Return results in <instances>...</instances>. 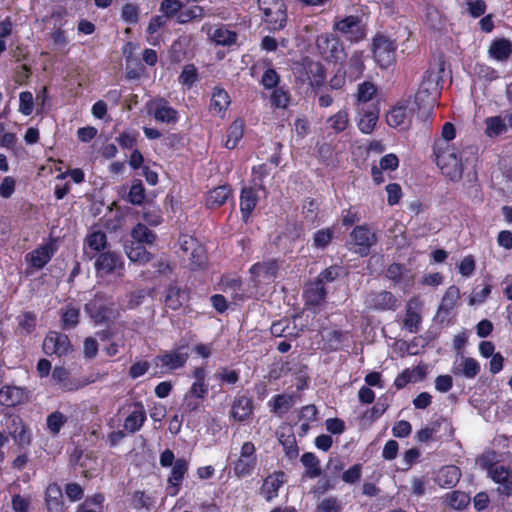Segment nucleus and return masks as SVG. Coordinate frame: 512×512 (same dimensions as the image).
Wrapping results in <instances>:
<instances>
[{"instance_id":"f257e3e1","label":"nucleus","mask_w":512,"mask_h":512,"mask_svg":"<svg viewBox=\"0 0 512 512\" xmlns=\"http://www.w3.org/2000/svg\"><path fill=\"white\" fill-rule=\"evenodd\" d=\"M433 155L442 174L451 181L462 178L464 167L459 150L447 141H434Z\"/></svg>"},{"instance_id":"f03ea898","label":"nucleus","mask_w":512,"mask_h":512,"mask_svg":"<svg viewBox=\"0 0 512 512\" xmlns=\"http://www.w3.org/2000/svg\"><path fill=\"white\" fill-rule=\"evenodd\" d=\"M440 77L433 72H426L415 93L414 102L418 110L431 111L437 104L441 93Z\"/></svg>"},{"instance_id":"7ed1b4c3","label":"nucleus","mask_w":512,"mask_h":512,"mask_svg":"<svg viewBox=\"0 0 512 512\" xmlns=\"http://www.w3.org/2000/svg\"><path fill=\"white\" fill-rule=\"evenodd\" d=\"M262 21L269 31H280L287 23V7L284 0H258Z\"/></svg>"},{"instance_id":"20e7f679","label":"nucleus","mask_w":512,"mask_h":512,"mask_svg":"<svg viewBox=\"0 0 512 512\" xmlns=\"http://www.w3.org/2000/svg\"><path fill=\"white\" fill-rule=\"evenodd\" d=\"M315 44L318 53L328 63L342 64L347 58L344 45L335 34L322 33L317 36Z\"/></svg>"},{"instance_id":"39448f33","label":"nucleus","mask_w":512,"mask_h":512,"mask_svg":"<svg viewBox=\"0 0 512 512\" xmlns=\"http://www.w3.org/2000/svg\"><path fill=\"white\" fill-rule=\"evenodd\" d=\"M88 257L89 259L95 258L94 269L98 278H104L113 274H123V257L117 252L108 250L91 256L88 255Z\"/></svg>"},{"instance_id":"423d86ee","label":"nucleus","mask_w":512,"mask_h":512,"mask_svg":"<svg viewBox=\"0 0 512 512\" xmlns=\"http://www.w3.org/2000/svg\"><path fill=\"white\" fill-rule=\"evenodd\" d=\"M115 303L111 297L104 293H96L94 297L85 304V312L95 324L108 323L114 317Z\"/></svg>"},{"instance_id":"0eeeda50","label":"nucleus","mask_w":512,"mask_h":512,"mask_svg":"<svg viewBox=\"0 0 512 512\" xmlns=\"http://www.w3.org/2000/svg\"><path fill=\"white\" fill-rule=\"evenodd\" d=\"M187 346L182 345L169 351H164L153 358V364L156 368H160L161 374L172 373L182 369L188 359L189 353L186 351Z\"/></svg>"},{"instance_id":"6e6552de","label":"nucleus","mask_w":512,"mask_h":512,"mask_svg":"<svg viewBox=\"0 0 512 512\" xmlns=\"http://www.w3.org/2000/svg\"><path fill=\"white\" fill-rule=\"evenodd\" d=\"M397 44L388 36L377 33L372 42V52L376 63L383 69L396 63Z\"/></svg>"},{"instance_id":"1a4fd4ad","label":"nucleus","mask_w":512,"mask_h":512,"mask_svg":"<svg viewBox=\"0 0 512 512\" xmlns=\"http://www.w3.org/2000/svg\"><path fill=\"white\" fill-rule=\"evenodd\" d=\"M179 244L184 254L190 253L189 267L192 271L203 269L206 266L208 261L206 249L195 237L181 235Z\"/></svg>"},{"instance_id":"9d476101","label":"nucleus","mask_w":512,"mask_h":512,"mask_svg":"<svg viewBox=\"0 0 512 512\" xmlns=\"http://www.w3.org/2000/svg\"><path fill=\"white\" fill-rule=\"evenodd\" d=\"M333 29L342 34L351 43H358L366 37V25L358 15H349L336 20Z\"/></svg>"},{"instance_id":"9b49d317","label":"nucleus","mask_w":512,"mask_h":512,"mask_svg":"<svg viewBox=\"0 0 512 512\" xmlns=\"http://www.w3.org/2000/svg\"><path fill=\"white\" fill-rule=\"evenodd\" d=\"M350 238L355 246V252L362 257L368 256L371 248L378 242L376 233L366 224L355 226L350 233Z\"/></svg>"},{"instance_id":"f8f14e48","label":"nucleus","mask_w":512,"mask_h":512,"mask_svg":"<svg viewBox=\"0 0 512 512\" xmlns=\"http://www.w3.org/2000/svg\"><path fill=\"white\" fill-rule=\"evenodd\" d=\"M42 349L47 356L56 355L62 357L71 353L73 346L66 334L49 331L44 338Z\"/></svg>"},{"instance_id":"ddd939ff","label":"nucleus","mask_w":512,"mask_h":512,"mask_svg":"<svg viewBox=\"0 0 512 512\" xmlns=\"http://www.w3.org/2000/svg\"><path fill=\"white\" fill-rule=\"evenodd\" d=\"M482 467L487 470L488 476L493 482L500 484L498 492L507 497L512 496V470L504 465L486 462Z\"/></svg>"},{"instance_id":"4468645a","label":"nucleus","mask_w":512,"mask_h":512,"mask_svg":"<svg viewBox=\"0 0 512 512\" xmlns=\"http://www.w3.org/2000/svg\"><path fill=\"white\" fill-rule=\"evenodd\" d=\"M364 304L368 311H395L398 308V299L390 291L370 292Z\"/></svg>"},{"instance_id":"2eb2a0df","label":"nucleus","mask_w":512,"mask_h":512,"mask_svg":"<svg viewBox=\"0 0 512 512\" xmlns=\"http://www.w3.org/2000/svg\"><path fill=\"white\" fill-rule=\"evenodd\" d=\"M147 109L157 122L176 124L179 120L178 111L170 106L165 98H156L148 102Z\"/></svg>"},{"instance_id":"dca6fc26","label":"nucleus","mask_w":512,"mask_h":512,"mask_svg":"<svg viewBox=\"0 0 512 512\" xmlns=\"http://www.w3.org/2000/svg\"><path fill=\"white\" fill-rule=\"evenodd\" d=\"M279 271V263L276 259H270L263 262L254 263L250 269L252 280L257 286L261 283L269 284L273 282Z\"/></svg>"},{"instance_id":"f3484780","label":"nucleus","mask_w":512,"mask_h":512,"mask_svg":"<svg viewBox=\"0 0 512 512\" xmlns=\"http://www.w3.org/2000/svg\"><path fill=\"white\" fill-rule=\"evenodd\" d=\"M287 482V474L282 471H274L267 475L259 488L258 494L266 501L272 502L279 495V489Z\"/></svg>"},{"instance_id":"a211bd4d","label":"nucleus","mask_w":512,"mask_h":512,"mask_svg":"<svg viewBox=\"0 0 512 512\" xmlns=\"http://www.w3.org/2000/svg\"><path fill=\"white\" fill-rule=\"evenodd\" d=\"M130 407L132 410L125 417L123 428L128 434H135L144 426L147 420V412L142 401H135Z\"/></svg>"},{"instance_id":"6ab92c4d","label":"nucleus","mask_w":512,"mask_h":512,"mask_svg":"<svg viewBox=\"0 0 512 512\" xmlns=\"http://www.w3.org/2000/svg\"><path fill=\"white\" fill-rule=\"evenodd\" d=\"M189 464L184 458H178L174 462L171 470V474L167 480L166 493L169 496H176L181 490V486L185 475L188 472Z\"/></svg>"},{"instance_id":"aec40b11","label":"nucleus","mask_w":512,"mask_h":512,"mask_svg":"<svg viewBox=\"0 0 512 512\" xmlns=\"http://www.w3.org/2000/svg\"><path fill=\"white\" fill-rule=\"evenodd\" d=\"M57 248L55 240L42 244L26 255V260L35 269H42L54 256Z\"/></svg>"},{"instance_id":"412c9836","label":"nucleus","mask_w":512,"mask_h":512,"mask_svg":"<svg viewBox=\"0 0 512 512\" xmlns=\"http://www.w3.org/2000/svg\"><path fill=\"white\" fill-rule=\"evenodd\" d=\"M192 377L194 378V382L191 384L186 394V398L190 397L204 400L209 393V385L206 382V368L204 366L195 367L192 370Z\"/></svg>"},{"instance_id":"4be33fe9","label":"nucleus","mask_w":512,"mask_h":512,"mask_svg":"<svg viewBox=\"0 0 512 512\" xmlns=\"http://www.w3.org/2000/svg\"><path fill=\"white\" fill-rule=\"evenodd\" d=\"M230 105L231 98L228 92L221 86L213 87L209 104L210 113L223 119Z\"/></svg>"},{"instance_id":"5701e85b","label":"nucleus","mask_w":512,"mask_h":512,"mask_svg":"<svg viewBox=\"0 0 512 512\" xmlns=\"http://www.w3.org/2000/svg\"><path fill=\"white\" fill-rule=\"evenodd\" d=\"M46 512H64L65 504L61 487L56 482L49 483L44 491Z\"/></svg>"},{"instance_id":"b1692460","label":"nucleus","mask_w":512,"mask_h":512,"mask_svg":"<svg viewBox=\"0 0 512 512\" xmlns=\"http://www.w3.org/2000/svg\"><path fill=\"white\" fill-rule=\"evenodd\" d=\"M253 411V400L245 395H237L231 405L230 417L237 422H244L252 416Z\"/></svg>"},{"instance_id":"393cba45","label":"nucleus","mask_w":512,"mask_h":512,"mask_svg":"<svg viewBox=\"0 0 512 512\" xmlns=\"http://www.w3.org/2000/svg\"><path fill=\"white\" fill-rule=\"evenodd\" d=\"M28 400V391L18 386H3L0 389V404L6 407H15Z\"/></svg>"},{"instance_id":"a878e982","label":"nucleus","mask_w":512,"mask_h":512,"mask_svg":"<svg viewBox=\"0 0 512 512\" xmlns=\"http://www.w3.org/2000/svg\"><path fill=\"white\" fill-rule=\"evenodd\" d=\"M276 435L279 443L283 447L285 456L290 460L296 459L299 455V447L292 427H281L276 432Z\"/></svg>"},{"instance_id":"bb28decb","label":"nucleus","mask_w":512,"mask_h":512,"mask_svg":"<svg viewBox=\"0 0 512 512\" xmlns=\"http://www.w3.org/2000/svg\"><path fill=\"white\" fill-rule=\"evenodd\" d=\"M512 55V41L505 37L495 38L489 45L488 56L489 58L498 61L506 62Z\"/></svg>"},{"instance_id":"cd10ccee","label":"nucleus","mask_w":512,"mask_h":512,"mask_svg":"<svg viewBox=\"0 0 512 512\" xmlns=\"http://www.w3.org/2000/svg\"><path fill=\"white\" fill-rule=\"evenodd\" d=\"M257 187H244L240 192V212L242 220L247 222L258 203Z\"/></svg>"},{"instance_id":"c85d7f7f","label":"nucleus","mask_w":512,"mask_h":512,"mask_svg":"<svg viewBox=\"0 0 512 512\" xmlns=\"http://www.w3.org/2000/svg\"><path fill=\"white\" fill-rule=\"evenodd\" d=\"M232 196V189L229 184L219 185L207 192L206 208L215 210L223 206Z\"/></svg>"},{"instance_id":"c756f323","label":"nucleus","mask_w":512,"mask_h":512,"mask_svg":"<svg viewBox=\"0 0 512 512\" xmlns=\"http://www.w3.org/2000/svg\"><path fill=\"white\" fill-rule=\"evenodd\" d=\"M270 332L274 337H283L292 340L300 336L302 329H299L295 322L285 317L274 321L270 327Z\"/></svg>"},{"instance_id":"7c9ffc66","label":"nucleus","mask_w":512,"mask_h":512,"mask_svg":"<svg viewBox=\"0 0 512 512\" xmlns=\"http://www.w3.org/2000/svg\"><path fill=\"white\" fill-rule=\"evenodd\" d=\"M461 478V470L455 465H446L439 469L434 481L441 488H452Z\"/></svg>"},{"instance_id":"2f4dec72","label":"nucleus","mask_w":512,"mask_h":512,"mask_svg":"<svg viewBox=\"0 0 512 512\" xmlns=\"http://www.w3.org/2000/svg\"><path fill=\"white\" fill-rule=\"evenodd\" d=\"M418 302L415 298L410 299L405 307V316L403 319V327L410 333H418L420 330L422 317L416 310Z\"/></svg>"},{"instance_id":"473e14b6","label":"nucleus","mask_w":512,"mask_h":512,"mask_svg":"<svg viewBox=\"0 0 512 512\" xmlns=\"http://www.w3.org/2000/svg\"><path fill=\"white\" fill-rule=\"evenodd\" d=\"M341 68L350 81H356L361 78L365 70L363 51H354L350 56L346 67Z\"/></svg>"},{"instance_id":"72a5a7b5","label":"nucleus","mask_w":512,"mask_h":512,"mask_svg":"<svg viewBox=\"0 0 512 512\" xmlns=\"http://www.w3.org/2000/svg\"><path fill=\"white\" fill-rule=\"evenodd\" d=\"M327 297V290L320 281L316 279L307 284L304 289V298L307 305L320 306Z\"/></svg>"},{"instance_id":"f704fd0d","label":"nucleus","mask_w":512,"mask_h":512,"mask_svg":"<svg viewBox=\"0 0 512 512\" xmlns=\"http://www.w3.org/2000/svg\"><path fill=\"white\" fill-rule=\"evenodd\" d=\"M309 85L316 92L326 81V69L320 62L309 61L305 66Z\"/></svg>"},{"instance_id":"c9c22d12","label":"nucleus","mask_w":512,"mask_h":512,"mask_svg":"<svg viewBox=\"0 0 512 512\" xmlns=\"http://www.w3.org/2000/svg\"><path fill=\"white\" fill-rule=\"evenodd\" d=\"M426 371L422 366H416L414 369L405 368L394 380L393 385L397 390L405 388L409 383L418 382L425 378Z\"/></svg>"},{"instance_id":"e433bc0d","label":"nucleus","mask_w":512,"mask_h":512,"mask_svg":"<svg viewBox=\"0 0 512 512\" xmlns=\"http://www.w3.org/2000/svg\"><path fill=\"white\" fill-rule=\"evenodd\" d=\"M188 296L187 289H183L176 284H170L166 289L165 305L172 310H178L188 299Z\"/></svg>"},{"instance_id":"4c0bfd02","label":"nucleus","mask_w":512,"mask_h":512,"mask_svg":"<svg viewBox=\"0 0 512 512\" xmlns=\"http://www.w3.org/2000/svg\"><path fill=\"white\" fill-rule=\"evenodd\" d=\"M245 123L242 118H236L227 128L226 141L224 146L229 149H235L244 135Z\"/></svg>"},{"instance_id":"58836bf2","label":"nucleus","mask_w":512,"mask_h":512,"mask_svg":"<svg viewBox=\"0 0 512 512\" xmlns=\"http://www.w3.org/2000/svg\"><path fill=\"white\" fill-rule=\"evenodd\" d=\"M379 118V108L373 105L371 108L361 110L358 128L364 134H370L374 130Z\"/></svg>"},{"instance_id":"ea45409f","label":"nucleus","mask_w":512,"mask_h":512,"mask_svg":"<svg viewBox=\"0 0 512 512\" xmlns=\"http://www.w3.org/2000/svg\"><path fill=\"white\" fill-rule=\"evenodd\" d=\"M80 320V310L72 303H69L60 310V322L63 330L74 329Z\"/></svg>"},{"instance_id":"a19ab883","label":"nucleus","mask_w":512,"mask_h":512,"mask_svg":"<svg viewBox=\"0 0 512 512\" xmlns=\"http://www.w3.org/2000/svg\"><path fill=\"white\" fill-rule=\"evenodd\" d=\"M443 502L451 509L464 510L469 506L471 498L470 495L464 491L453 490L443 496Z\"/></svg>"},{"instance_id":"79ce46f5","label":"nucleus","mask_w":512,"mask_h":512,"mask_svg":"<svg viewBox=\"0 0 512 512\" xmlns=\"http://www.w3.org/2000/svg\"><path fill=\"white\" fill-rule=\"evenodd\" d=\"M484 123V132L488 138H497L508 131V125L500 115L487 117Z\"/></svg>"},{"instance_id":"37998d69","label":"nucleus","mask_w":512,"mask_h":512,"mask_svg":"<svg viewBox=\"0 0 512 512\" xmlns=\"http://www.w3.org/2000/svg\"><path fill=\"white\" fill-rule=\"evenodd\" d=\"M52 379L64 391H76L80 385L70 378L69 371L63 366H56L52 371Z\"/></svg>"},{"instance_id":"c03bdc74","label":"nucleus","mask_w":512,"mask_h":512,"mask_svg":"<svg viewBox=\"0 0 512 512\" xmlns=\"http://www.w3.org/2000/svg\"><path fill=\"white\" fill-rule=\"evenodd\" d=\"M300 461L305 467L304 477L314 479L322 474L320 460L314 453L305 452L302 454Z\"/></svg>"},{"instance_id":"a18cd8bd","label":"nucleus","mask_w":512,"mask_h":512,"mask_svg":"<svg viewBox=\"0 0 512 512\" xmlns=\"http://www.w3.org/2000/svg\"><path fill=\"white\" fill-rule=\"evenodd\" d=\"M326 124L327 129L331 130L334 134L344 132L350 124L348 110H339L327 119Z\"/></svg>"},{"instance_id":"49530a36","label":"nucleus","mask_w":512,"mask_h":512,"mask_svg":"<svg viewBox=\"0 0 512 512\" xmlns=\"http://www.w3.org/2000/svg\"><path fill=\"white\" fill-rule=\"evenodd\" d=\"M126 254L131 262L144 265L150 262L153 255L147 251L143 244L133 242L130 246H126Z\"/></svg>"},{"instance_id":"de8ad7c7","label":"nucleus","mask_w":512,"mask_h":512,"mask_svg":"<svg viewBox=\"0 0 512 512\" xmlns=\"http://www.w3.org/2000/svg\"><path fill=\"white\" fill-rule=\"evenodd\" d=\"M481 370L479 362L472 357H465L462 359L458 367L453 368L454 375H463L466 378H475Z\"/></svg>"},{"instance_id":"09e8293b","label":"nucleus","mask_w":512,"mask_h":512,"mask_svg":"<svg viewBox=\"0 0 512 512\" xmlns=\"http://www.w3.org/2000/svg\"><path fill=\"white\" fill-rule=\"evenodd\" d=\"M258 464V460L238 457L232 463L233 473L237 478H245L251 476Z\"/></svg>"},{"instance_id":"8fccbe9b","label":"nucleus","mask_w":512,"mask_h":512,"mask_svg":"<svg viewBox=\"0 0 512 512\" xmlns=\"http://www.w3.org/2000/svg\"><path fill=\"white\" fill-rule=\"evenodd\" d=\"M377 86L371 81H364L358 84L355 93V105L360 106L371 101L377 94Z\"/></svg>"},{"instance_id":"3c124183","label":"nucleus","mask_w":512,"mask_h":512,"mask_svg":"<svg viewBox=\"0 0 512 512\" xmlns=\"http://www.w3.org/2000/svg\"><path fill=\"white\" fill-rule=\"evenodd\" d=\"M211 39L216 45L231 46L237 41V33L230 30L227 26L221 25L214 30L211 35Z\"/></svg>"},{"instance_id":"603ef678","label":"nucleus","mask_w":512,"mask_h":512,"mask_svg":"<svg viewBox=\"0 0 512 512\" xmlns=\"http://www.w3.org/2000/svg\"><path fill=\"white\" fill-rule=\"evenodd\" d=\"M13 425L15 426V430L10 432V435L14 438L15 442L19 446H27L31 443V435L28 431V428L23 423L22 419L18 416H15L12 419Z\"/></svg>"},{"instance_id":"864d4df0","label":"nucleus","mask_w":512,"mask_h":512,"mask_svg":"<svg viewBox=\"0 0 512 512\" xmlns=\"http://www.w3.org/2000/svg\"><path fill=\"white\" fill-rule=\"evenodd\" d=\"M205 17V10L200 5H192L187 8H182L177 17V23L187 24L193 21H201Z\"/></svg>"},{"instance_id":"5fc2aeb1","label":"nucleus","mask_w":512,"mask_h":512,"mask_svg":"<svg viewBox=\"0 0 512 512\" xmlns=\"http://www.w3.org/2000/svg\"><path fill=\"white\" fill-rule=\"evenodd\" d=\"M407 118V105L397 104L386 114V122L390 127L397 128L405 123Z\"/></svg>"},{"instance_id":"6e6d98bb","label":"nucleus","mask_w":512,"mask_h":512,"mask_svg":"<svg viewBox=\"0 0 512 512\" xmlns=\"http://www.w3.org/2000/svg\"><path fill=\"white\" fill-rule=\"evenodd\" d=\"M85 244L97 254L104 252L108 244L107 235L101 230L93 231L86 236Z\"/></svg>"},{"instance_id":"4d7b16f0","label":"nucleus","mask_w":512,"mask_h":512,"mask_svg":"<svg viewBox=\"0 0 512 512\" xmlns=\"http://www.w3.org/2000/svg\"><path fill=\"white\" fill-rule=\"evenodd\" d=\"M68 418L60 411L50 413L46 418V429L49 434L57 436L64 425L67 423Z\"/></svg>"},{"instance_id":"13d9d810","label":"nucleus","mask_w":512,"mask_h":512,"mask_svg":"<svg viewBox=\"0 0 512 512\" xmlns=\"http://www.w3.org/2000/svg\"><path fill=\"white\" fill-rule=\"evenodd\" d=\"M291 95L283 86L275 88L270 95L271 106L275 109H286L290 103Z\"/></svg>"},{"instance_id":"bf43d9fd","label":"nucleus","mask_w":512,"mask_h":512,"mask_svg":"<svg viewBox=\"0 0 512 512\" xmlns=\"http://www.w3.org/2000/svg\"><path fill=\"white\" fill-rule=\"evenodd\" d=\"M460 298V290L457 286L452 285L447 288L445 291L440 306L439 311H444L449 313L456 305V302Z\"/></svg>"},{"instance_id":"052dcab7","label":"nucleus","mask_w":512,"mask_h":512,"mask_svg":"<svg viewBox=\"0 0 512 512\" xmlns=\"http://www.w3.org/2000/svg\"><path fill=\"white\" fill-rule=\"evenodd\" d=\"M221 286L224 292H232L234 300H243V296L239 292L243 291V282L241 277H223L221 279Z\"/></svg>"},{"instance_id":"680f3d73","label":"nucleus","mask_w":512,"mask_h":512,"mask_svg":"<svg viewBox=\"0 0 512 512\" xmlns=\"http://www.w3.org/2000/svg\"><path fill=\"white\" fill-rule=\"evenodd\" d=\"M135 243L152 244L156 240V234L144 224L138 223L131 232Z\"/></svg>"},{"instance_id":"e2e57ef3","label":"nucleus","mask_w":512,"mask_h":512,"mask_svg":"<svg viewBox=\"0 0 512 512\" xmlns=\"http://www.w3.org/2000/svg\"><path fill=\"white\" fill-rule=\"evenodd\" d=\"M146 191L141 180H135L131 185L126 201L132 205L140 206L144 203Z\"/></svg>"},{"instance_id":"0e129e2a","label":"nucleus","mask_w":512,"mask_h":512,"mask_svg":"<svg viewBox=\"0 0 512 512\" xmlns=\"http://www.w3.org/2000/svg\"><path fill=\"white\" fill-rule=\"evenodd\" d=\"M334 228L327 227L317 230L313 234V246L317 249H325L334 238Z\"/></svg>"},{"instance_id":"69168bd1","label":"nucleus","mask_w":512,"mask_h":512,"mask_svg":"<svg viewBox=\"0 0 512 512\" xmlns=\"http://www.w3.org/2000/svg\"><path fill=\"white\" fill-rule=\"evenodd\" d=\"M178 81L187 89L192 88L198 81V71L194 64H187L183 67Z\"/></svg>"},{"instance_id":"338daca9","label":"nucleus","mask_w":512,"mask_h":512,"mask_svg":"<svg viewBox=\"0 0 512 512\" xmlns=\"http://www.w3.org/2000/svg\"><path fill=\"white\" fill-rule=\"evenodd\" d=\"M182 8L184 4L181 0H162L159 10L165 18H177Z\"/></svg>"},{"instance_id":"774afa93","label":"nucleus","mask_w":512,"mask_h":512,"mask_svg":"<svg viewBox=\"0 0 512 512\" xmlns=\"http://www.w3.org/2000/svg\"><path fill=\"white\" fill-rule=\"evenodd\" d=\"M302 214L307 222L315 223L318 219L319 205L313 198L307 197L303 201Z\"/></svg>"}]
</instances>
